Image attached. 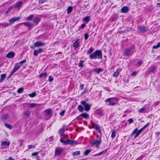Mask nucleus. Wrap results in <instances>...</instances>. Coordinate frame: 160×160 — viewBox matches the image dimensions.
<instances>
[{"instance_id":"obj_1","label":"nucleus","mask_w":160,"mask_h":160,"mask_svg":"<svg viewBox=\"0 0 160 160\" xmlns=\"http://www.w3.org/2000/svg\"><path fill=\"white\" fill-rule=\"evenodd\" d=\"M102 58V54L101 50H98L91 54V59H101Z\"/></svg>"},{"instance_id":"obj_2","label":"nucleus","mask_w":160,"mask_h":160,"mask_svg":"<svg viewBox=\"0 0 160 160\" xmlns=\"http://www.w3.org/2000/svg\"><path fill=\"white\" fill-rule=\"evenodd\" d=\"M134 48V46L132 45L130 48H126L124 52L123 55L126 56H129L132 55L133 52L132 50Z\"/></svg>"},{"instance_id":"obj_3","label":"nucleus","mask_w":160,"mask_h":160,"mask_svg":"<svg viewBox=\"0 0 160 160\" xmlns=\"http://www.w3.org/2000/svg\"><path fill=\"white\" fill-rule=\"evenodd\" d=\"M91 123L92 124V127L98 133L101 134L102 132L100 129V127L97 123H93L91 121Z\"/></svg>"},{"instance_id":"obj_4","label":"nucleus","mask_w":160,"mask_h":160,"mask_svg":"<svg viewBox=\"0 0 160 160\" xmlns=\"http://www.w3.org/2000/svg\"><path fill=\"white\" fill-rule=\"evenodd\" d=\"M81 103L84 107L85 110L86 111H88L89 110L90 106L89 104L87 103L86 102L82 101L81 102Z\"/></svg>"},{"instance_id":"obj_5","label":"nucleus","mask_w":160,"mask_h":160,"mask_svg":"<svg viewBox=\"0 0 160 160\" xmlns=\"http://www.w3.org/2000/svg\"><path fill=\"white\" fill-rule=\"evenodd\" d=\"M77 144L78 142L76 141H72L68 139L66 140V142H65V145L70 144L71 145H74Z\"/></svg>"},{"instance_id":"obj_6","label":"nucleus","mask_w":160,"mask_h":160,"mask_svg":"<svg viewBox=\"0 0 160 160\" xmlns=\"http://www.w3.org/2000/svg\"><path fill=\"white\" fill-rule=\"evenodd\" d=\"M143 130L144 129L142 128L138 131V128H136L133 130L132 132L131 133L130 135L129 136V138H130V137H131L132 136L134 135L137 132L140 134Z\"/></svg>"},{"instance_id":"obj_7","label":"nucleus","mask_w":160,"mask_h":160,"mask_svg":"<svg viewBox=\"0 0 160 160\" xmlns=\"http://www.w3.org/2000/svg\"><path fill=\"white\" fill-rule=\"evenodd\" d=\"M20 64H18L17 63L14 68L13 69L12 71L11 74H10V76H12L14 73H15L20 68L21 66H20Z\"/></svg>"},{"instance_id":"obj_8","label":"nucleus","mask_w":160,"mask_h":160,"mask_svg":"<svg viewBox=\"0 0 160 160\" xmlns=\"http://www.w3.org/2000/svg\"><path fill=\"white\" fill-rule=\"evenodd\" d=\"M101 139L96 140L91 142V144L92 146H93L94 145H95L97 148H98L99 147L98 145L101 142Z\"/></svg>"},{"instance_id":"obj_9","label":"nucleus","mask_w":160,"mask_h":160,"mask_svg":"<svg viewBox=\"0 0 160 160\" xmlns=\"http://www.w3.org/2000/svg\"><path fill=\"white\" fill-rule=\"evenodd\" d=\"M45 43H43L41 41L37 42L34 43V46L36 47H39L42 46L45 44Z\"/></svg>"},{"instance_id":"obj_10","label":"nucleus","mask_w":160,"mask_h":160,"mask_svg":"<svg viewBox=\"0 0 160 160\" xmlns=\"http://www.w3.org/2000/svg\"><path fill=\"white\" fill-rule=\"evenodd\" d=\"M20 19V17H14L9 20V22L10 24L13 23L15 21L18 20Z\"/></svg>"},{"instance_id":"obj_11","label":"nucleus","mask_w":160,"mask_h":160,"mask_svg":"<svg viewBox=\"0 0 160 160\" xmlns=\"http://www.w3.org/2000/svg\"><path fill=\"white\" fill-rule=\"evenodd\" d=\"M23 24L28 27L29 29H32L33 25V24L29 22H26L23 23Z\"/></svg>"},{"instance_id":"obj_12","label":"nucleus","mask_w":160,"mask_h":160,"mask_svg":"<svg viewBox=\"0 0 160 160\" xmlns=\"http://www.w3.org/2000/svg\"><path fill=\"white\" fill-rule=\"evenodd\" d=\"M79 44L80 42L79 40H77L73 43L72 46L75 48H76L79 46Z\"/></svg>"},{"instance_id":"obj_13","label":"nucleus","mask_w":160,"mask_h":160,"mask_svg":"<svg viewBox=\"0 0 160 160\" xmlns=\"http://www.w3.org/2000/svg\"><path fill=\"white\" fill-rule=\"evenodd\" d=\"M83 116L84 118H89V115L87 113H83L80 115H79L78 117V119H80L81 118V117Z\"/></svg>"},{"instance_id":"obj_14","label":"nucleus","mask_w":160,"mask_h":160,"mask_svg":"<svg viewBox=\"0 0 160 160\" xmlns=\"http://www.w3.org/2000/svg\"><path fill=\"white\" fill-rule=\"evenodd\" d=\"M42 48H39L37 50H35L34 51L33 55L35 56H37L38 53H40L42 52Z\"/></svg>"},{"instance_id":"obj_15","label":"nucleus","mask_w":160,"mask_h":160,"mask_svg":"<svg viewBox=\"0 0 160 160\" xmlns=\"http://www.w3.org/2000/svg\"><path fill=\"white\" fill-rule=\"evenodd\" d=\"M103 110L102 108H100L95 111V112L96 114L99 115H102L103 113Z\"/></svg>"},{"instance_id":"obj_16","label":"nucleus","mask_w":160,"mask_h":160,"mask_svg":"<svg viewBox=\"0 0 160 160\" xmlns=\"http://www.w3.org/2000/svg\"><path fill=\"white\" fill-rule=\"evenodd\" d=\"M129 9L128 7L124 6L122 7L121 9V12L123 13L127 12L128 11Z\"/></svg>"},{"instance_id":"obj_17","label":"nucleus","mask_w":160,"mask_h":160,"mask_svg":"<svg viewBox=\"0 0 160 160\" xmlns=\"http://www.w3.org/2000/svg\"><path fill=\"white\" fill-rule=\"evenodd\" d=\"M14 55V53L13 52H10L7 55V57L9 58H12Z\"/></svg>"},{"instance_id":"obj_18","label":"nucleus","mask_w":160,"mask_h":160,"mask_svg":"<svg viewBox=\"0 0 160 160\" xmlns=\"http://www.w3.org/2000/svg\"><path fill=\"white\" fill-rule=\"evenodd\" d=\"M22 2L21 1H20L17 3L15 6V8L19 9L22 6Z\"/></svg>"},{"instance_id":"obj_19","label":"nucleus","mask_w":160,"mask_h":160,"mask_svg":"<svg viewBox=\"0 0 160 160\" xmlns=\"http://www.w3.org/2000/svg\"><path fill=\"white\" fill-rule=\"evenodd\" d=\"M41 20L40 18L38 17H35L33 20L34 23L37 24Z\"/></svg>"},{"instance_id":"obj_20","label":"nucleus","mask_w":160,"mask_h":160,"mask_svg":"<svg viewBox=\"0 0 160 160\" xmlns=\"http://www.w3.org/2000/svg\"><path fill=\"white\" fill-rule=\"evenodd\" d=\"M107 150L105 149L104 150H103V151L101 152L100 153H98L96 154H95L92 155L93 156H99L100 155H101V154H103L104 153H106L107 152Z\"/></svg>"},{"instance_id":"obj_21","label":"nucleus","mask_w":160,"mask_h":160,"mask_svg":"<svg viewBox=\"0 0 160 160\" xmlns=\"http://www.w3.org/2000/svg\"><path fill=\"white\" fill-rule=\"evenodd\" d=\"M62 152V150L59 148H57L55 151V154L57 155H59Z\"/></svg>"},{"instance_id":"obj_22","label":"nucleus","mask_w":160,"mask_h":160,"mask_svg":"<svg viewBox=\"0 0 160 160\" xmlns=\"http://www.w3.org/2000/svg\"><path fill=\"white\" fill-rule=\"evenodd\" d=\"M103 71V69L101 68H99L98 69L95 68L93 70V71L95 72L97 74H99L100 72Z\"/></svg>"},{"instance_id":"obj_23","label":"nucleus","mask_w":160,"mask_h":160,"mask_svg":"<svg viewBox=\"0 0 160 160\" xmlns=\"http://www.w3.org/2000/svg\"><path fill=\"white\" fill-rule=\"evenodd\" d=\"M155 69V67L154 66L151 67L148 70V73H150L151 72H154Z\"/></svg>"},{"instance_id":"obj_24","label":"nucleus","mask_w":160,"mask_h":160,"mask_svg":"<svg viewBox=\"0 0 160 160\" xmlns=\"http://www.w3.org/2000/svg\"><path fill=\"white\" fill-rule=\"evenodd\" d=\"M90 20L89 16H86L83 19V22H88Z\"/></svg>"},{"instance_id":"obj_25","label":"nucleus","mask_w":160,"mask_h":160,"mask_svg":"<svg viewBox=\"0 0 160 160\" xmlns=\"http://www.w3.org/2000/svg\"><path fill=\"white\" fill-rule=\"evenodd\" d=\"M146 108L143 107V108H141V109H139L138 110V111L139 112H141V113H146Z\"/></svg>"},{"instance_id":"obj_26","label":"nucleus","mask_w":160,"mask_h":160,"mask_svg":"<svg viewBox=\"0 0 160 160\" xmlns=\"http://www.w3.org/2000/svg\"><path fill=\"white\" fill-rule=\"evenodd\" d=\"M30 113V112L29 111H28L24 113V115L26 117V118H28L29 117Z\"/></svg>"},{"instance_id":"obj_27","label":"nucleus","mask_w":160,"mask_h":160,"mask_svg":"<svg viewBox=\"0 0 160 160\" xmlns=\"http://www.w3.org/2000/svg\"><path fill=\"white\" fill-rule=\"evenodd\" d=\"M1 79L0 80V82H2L6 78V75L5 74H1Z\"/></svg>"},{"instance_id":"obj_28","label":"nucleus","mask_w":160,"mask_h":160,"mask_svg":"<svg viewBox=\"0 0 160 160\" xmlns=\"http://www.w3.org/2000/svg\"><path fill=\"white\" fill-rule=\"evenodd\" d=\"M13 6H11L9 7L8 9L5 12L6 14H8V13L10 12L13 9Z\"/></svg>"},{"instance_id":"obj_29","label":"nucleus","mask_w":160,"mask_h":160,"mask_svg":"<svg viewBox=\"0 0 160 160\" xmlns=\"http://www.w3.org/2000/svg\"><path fill=\"white\" fill-rule=\"evenodd\" d=\"M10 144V142H8L6 141H4L2 142V146H8Z\"/></svg>"},{"instance_id":"obj_30","label":"nucleus","mask_w":160,"mask_h":160,"mask_svg":"<svg viewBox=\"0 0 160 160\" xmlns=\"http://www.w3.org/2000/svg\"><path fill=\"white\" fill-rule=\"evenodd\" d=\"M45 114L46 115H48L50 114L51 110L50 109H48L44 111Z\"/></svg>"},{"instance_id":"obj_31","label":"nucleus","mask_w":160,"mask_h":160,"mask_svg":"<svg viewBox=\"0 0 160 160\" xmlns=\"http://www.w3.org/2000/svg\"><path fill=\"white\" fill-rule=\"evenodd\" d=\"M78 108L79 111L81 112H82L84 110V108L81 105H79L78 107Z\"/></svg>"},{"instance_id":"obj_32","label":"nucleus","mask_w":160,"mask_h":160,"mask_svg":"<svg viewBox=\"0 0 160 160\" xmlns=\"http://www.w3.org/2000/svg\"><path fill=\"white\" fill-rule=\"evenodd\" d=\"M9 116L7 114V113H5L3 116L2 117V120H6L7 118H8Z\"/></svg>"},{"instance_id":"obj_33","label":"nucleus","mask_w":160,"mask_h":160,"mask_svg":"<svg viewBox=\"0 0 160 160\" xmlns=\"http://www.w3.org/2000/svg\"><path fill=\"white\" fill-rule=\"evenodd\" d=\"M116 131L115 130H113L111 134V137L112 139H113L116 136Z\"/></svg>"},{"instance_id":"obj_34","label":"nucleus","mask_w":160,"mask_h":160,"mask_svg":"<svg viewBox=\"0 0 160 160\" xmlns=\"http://www.w3.org/2000/svg\"><path fill=\"white\" fill-rule=\"evenodd\" d=\"M72 10V7L70 6L67 9V13L69 14L71 12Z\"/></svg>"},{"instance_id":"obj_35","label":"nucleus","mask_w":160,"mask_h":160,"mask_svg":"<svg viewBox=\"0 0 160 160\" xmlns=\"http://www.w3.org/2000/svg\"><path fill=\"white\" fill-rule=\"evenodd\" d=\"M10 24V23H8L5 22L3 23H0V25L1 26H2L3 27H7Z\"/></svg>"},{"instance_id":"obj_36","label":"nucleus","mask_w":160,"mask_h":160,"mask_svg":"<svg viewBox=\"0 0 160 160\" xmlns=\"http://www.w3.org/2000/svg\"><path fill=\"white\" fill-rule=\"evenodd\" d=\"M34 16L33 15H31L27 18V19L28 20L30 21L33 18Z\"/></svg>"},{"instance_id":"obj_37","label":"nucleus","mask_w":160,"mask_h":160,"mask_svg":"<svg viewBox=\"0 0 160 160\" xmlns=\"http://www.w3.org/2000/svg\"><path fill=\"white\" fill-rule=\"evenodd\" d=\"M23 91V88H19L18 91L17 92L18 93H22Z\"/></svg>"},{"instance_id":"obj_38","label":"nucleus","mask_w":160,"mask_h":160,"mask_svg":"<svg viewBox=\"0 0 160 160\" xmlns=\"http://www.w3.org/2000/svg\"><path fill=\"white\" fill-rule=\"evenodd\" d=\"M5 125L7 128H9V129H11L12 128V127L11 125L8 124L7 123H5Z\"/></svg>"},{"instance_id":"obj_39","label":"nucleus","mask_w":160,"mask_h":160,"mask_svg":"<svg viewBox=\"0 0 160 160\" xmlns=\"http://www.w3.org/2000/svg\"><path fill=\"white\" fill-rule=\"evenodd\" d=\"M28 95L30 97L33 98L35 97L36 95V92H34L31 94H29Z\"/></svg>"},{"instance_id":"obj_40","label":"nucleus","mask_w":160,"mask_h":160,"mask_svg":"<svg viewBox=\"0 0 160 160\" xmlns=\"http://www.w3.org/2000/svg\"><path fill=\"white\" fill-rule=\"evenodd\" d=\"M36 104L34 103L29 104L28 107L29 108H33L36 106Z\"/></svg>"},{"instance_id":"obj_41","label":"nucleus","mask_w":160,"mask_h":160,"mask_svg":"<svg viewBox=\"0 0 160 160\" xmlns=\"http://www.w3.org/2000/svg\"><path fill=\"white\" fill-rule=\"evenodd\" d=\"M47 75V73L46 72L42 73L40 74L39 77V78H41V77L46 76Z\"/></svg>"},{"instance_id":"obj_42","label":"nucleus","mask_w":160,"mask_h":160,"mask_svg":"<svg viewBox=\"0 0 160 160\" xmlns=\"http://www.w3.org/2000/svg\"><path fill=\"white\" fill-rule=\"evenodd\" d=\"M119 74V72H115L113 74V76L114 77H117Z\"/></svg>"},{"instance_id":"obj_43","label":"nucleus","mask_w":160,"mask_h":160,"mask_svg":"<svg viewBox=\"0 0 160 160\" xmlns=\"http://www.w3.org/2000/svg\"><path fill=\"white\" fill-rule=\"evenodd\" d=\"M78 66L80 67H82L83 66V61L82 60L80 61V62L78 64Z\"/></svg>"},{"instance_id":"obj_44","label":"nucleus","mask_w":160,"mask_h":160,"mask_svg":"<svg viewBox=\"0 0 160 160\" xmlns=\"http://www.w3.org/2000/svg\"><path fill=\"white\" fill-rule=\"evenodd\" d=\"M143 63V61L141 60H139L138 63H137V66L138 67L139 66L141 65Z\"/></svg>"},{"instance_id":"obj_45","label":"nucleus","mask_w":160,"mask_h":160,"mask_svg":"<svg viewBox=\"0 0 160 160\" xmlns=\"http://www.w3.org/2000/svg\"><path fill=\"white\" fill-rule=\"evenodd\" d=\"M60 141L61 143H63L64 145L65 142H66V141H64L62 138H60Z\"/></svg>"},{"instance_id":"obj_46","label":"nucleus","mask_w":160,"mask_h":160,"mask_svg":"<svg viewBox=\"0 0 160 160\" xmlns=\"http://www.w3.org/2000/svg\"><path fill=\"white\" fill-rule=\"evenodd\" d=\"M118 103V102H109V104H108V105L109 106H112V105H115L116 104H117Z\"/></svg>"},{"instance_id":"obj_47","label":"nucleus","mask_w":160,"mask_h":160,"mask_svg":"<svg viewBox=\"0 0 160 160\" xmlns=\"http://www.w3.org/2000/svg\"><path fill=\"white\" fill-rule=\"evenodd\" d=\"M138 29L139 30H145L146 28L144 26H139L138 27Z\"/></svg>"},{"instance_id":"obj_48","label":"nucleus","mask_w":160,"mask_h":160,"mask_svg":"<svg viewBox=\"0 0 160 160\" xmlns=\"http://www.w3.org/2000/svg\"><path fill=\"white\" fill-rule=\"evenodd\" d=\"M26 62V60H24L21 62H20L19 63H18V64H20V66H21V65L23 63H25Z\"/></svg>"},{"instance_id":"obj_49","label":"nucleus","mask_w":160,"mask_h":160,"mask_svg":"<svg viewBox=\"0 0 160 160\" xmlns=\"http://www.w3.org/2000/svg\"><path fill=\"white\" fill-rule=\"evenodd\" d=\"M80 154V152L79 151H77L75 152L73 154L74 155L77 156L79 155Z\"/></svg>"},{"instance_id":"obj_50","label":"nucleus","mask_w":160,"mask_h":160,"mask_svg":"<svg viewBox=\"0 0 160 160\" xmlns=\"http://www.w3.org/2000/svg\"><path fill=\"white\" fill-rule=\"evenodd\" d=\"M90 152V150H86L84 152V154L86 156Z\"/></svg>"},{"instance_id":"obj_51","label":"nucleus","mask_w":160,"mask_h":160,"mask_svg":"<svg viewBox=\"0 0 160 160\" xmlns=\"http://www.w3.org/2000/svg\"><path fill=\"white\" fill-rule=\"evenodd\" d=\"M111 99L112 102L115 101H117L118 100V99L116 97L111 98Z\"/></svg>"},{"instance_id":"obj_52","label":"nucleus","mask_w":160,"mask_h":160,"mask_svg":"<svg viewBox=\"0 0 160 160\" xmlns=\"http://www.w3.org/2000/svg\"><path fill=\"white\" fill-rule=\"evenodd\" d=\"M53 80V78L51 76H50L49 77L48 81L49 82H52Z\"/></svg>"},{"instance_id":"obj_53","label":"nucleus","mask_w":160,"mask_h":160,"mask_svg":"<svg viewBox=\"0 0 160 160\" xmlns=\"http://www.w3.org/2000/svg\"><path fill=\"white\" fill-rule=\"evenodd\" d=\"M128 121L129 124H131L133 122V120L132 118H130Z\"/></svg>"},{"instance_id":"obj_54","label":"nucleus","mask_w":160,"mask_h":160,"mask_svg":"<svg viewBox=\"0 0 160 160\" xmlns=\"http://www.w3.org/2000/svg\"><path fill=\"white\" fill-rule=\"evenodd\" d=\"M65 131L64 129H62L60 130L59 132V133L60 134L62 135V133H63Z\"/></svg>"},{"instance_id":"obj_55","label":"nucleus","mask_w":160,"mask_h":160,"mask_svg":"<svg viewBox=\"0 0 160 160\" xmlns=\"http://www.w3.org/2000/svg\"><path fill=\"white\" fill-rule=\"evenodd\" d=\"M149 122L148 123L146 124L145 125H144L142 128L144 129L146 128L147 127L149 126Z\"/></svg>"},{"instance_id":"obj_56","label":"nucleus","mask_w":160,"mask_h":160,"mask_svg":"<svg viewBox=\"0 0 160 160\" xmlns=\"http://www.w3.org/2000/svg\"><path fill=\"white\" fill-rule=\"evenodd\" d=\"M105 102H112V101H111V98H108L106 99L105 100Z\"/></svg>"},{"instance_id":"obj_57","label":"nucleus","mask_w":160,"mask_h":160,"mask_svg":"<svg viewBox=\"0 0 160 160\" xmlns=\"http://www.w3.org/2000/svg\"><path fill=\"white\" fill-rule=\"evenodd\" d=\"M65 110H63L60 113V115L63 116L64 115V114L65 112Z\"/></svg>"},{"instance_id":"obj_58","label":"nucleus","mask_w":160,"mask_h":160,"mask_svg":"<svg viewBox=\"0 0 160 160\" xmlns=\"http://www.w3.org/2000/svg\"><path fill=\"white\" fill-rule=\"evenodd\" d=\"M88 34H87L86 33L85 34L84 38H85V39L86 40H87L88 38Z\"/></svg>"},{"instance_id":"obj_59","label":"nucleus","mask_w":160,"mask_h":160,"mask_svg":"<svg viewBox=\"0 0 160 160\" xmlns=\"http://www.w3.org/2000/svg\"><path fill=\"white\" fill-rule=\"evenodd\" d=\"M38 153V152H36L33 153L32 154V155L33 156H35L37 155Z\"/></svg>"},{"instance_id":"obj_60","label":"nucleus","mask_w":160,"mask_h":160,"mask_svg":"<svg viewBox=\"0 0 160 160\" xmlns=\"http://www.w3.org/2000/svg\"><path fill=\"white\" fill-rule=\"evenodd\" d=\"M29 149H31L32 148H35V146L32 145H29L28 146Z\"/></svg>"},{"instance_id":"obj_61","label":"nucleus","mask_w":160,"mask_h":160,"mask_svg":"<svg viewBox=\"0 0 160 160\" xmlns=\"http://www.w3.org/2000/svg\"><path fill=\"white\" fill-rule=\"evenodd\" d=\"M140 134L139 133H138V132H137L136 133V134L135 135V138H136V137H137L138 136H139V134Z\"/></svg>"},{"instance_id":"obj_62","label":"nucleus","mask_w":160,"mask_h":160,"mask_svg":"<svg viewBox=\"0 0 160 160\" xmlns=\"http://www.w3.org/2000/svg\"><path fill=\"white\" fill-rule=\"evenodd\" d=\"M158 46L157 45H154L153 46V49H157L158 48Z\"/></svg>"},{"instance_id":"obj_63","label":"nucleus","mask_w":160,"mask_h":160,"mask_svg":"<svg viewBox=\"0 0 160 160\" xmlns=\"http://www.w3.org/2000/svg\"><path fill=\"white\" fill-rule=\"evenodd\" d=\"M85 26V24L84 23L81 26V28H83Z\"/></svg>"},{"instance_id":"obj_64","label":"nucleus","mask_w":160,"mask_h":160,"mask_svg":"<svg viewBox=\"0 0 160 160\" xmlns=\"http://www.w3.org/2000/svg\"><path fill=\"white\" fill-rule=\"evenodd\" d=\"M44 2V1L42 0H39V3H43Z\"/></svg>"}]
</instances>
